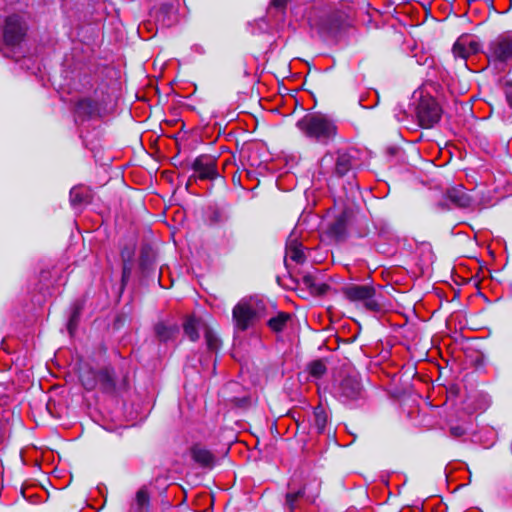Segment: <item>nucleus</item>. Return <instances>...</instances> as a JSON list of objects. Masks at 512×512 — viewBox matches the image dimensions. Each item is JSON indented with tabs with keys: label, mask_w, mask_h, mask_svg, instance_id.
Returning a JSON list of instances; mask_svg holds the SVG:
<instances>
[{
	"label": "nucleus",
	"mask_w": 512,
	"mask_h": 512,
	"mask_svg": "<svg viewBox=\"0 0 512 512\" xmlns=\"http://www.w3.org/2000/svg\"><path fill=\"white\" fill-rule=\"evenodd\" d=\"M296 126L305 136L324 144L333 139L337 132L334 122L320 113L306 114Z\"/></svg>",
	"instance_id": "f257e3e1"
},
{
	"label": "nucleus",
	"mask_w": 512,
	"mask_h": 512,
	"mask_svg": "<svg viewBox=\"0 0 512 512\" xmlns=\"http://www.w3.org/2000/svg\"><path fill=\"white\" fill-rule=\"evenodd\" d=\"M360 154V151L354 148L339 150L335 155L327 153L319 162L320 171L323 174L331 172L342 177L361 166Z\"/></svg>",
	"instance_id": "f03ea898"
},
{
	"label": "nucleus",
	"mask_w": 512,
	"mask_h": 512,
	"mask_svg": "<svg viewBox=\"0 0 512 512\" xmlns=\"http://www.w3.org/2000/svg\"><path fill=\"white\" fill-rule=\"evenodd\" d=\"M26 33V25L18 15L7 17L3 30V55L5 57L17 58L16 49L19 48Z\"/></svg>",
	"instance_id": "7ed1b4c3"
},
{
	"label": "nucleus",
	"mask_w": 512,
	"mask_h": 512,
	"mask_svg": "<svg viewBox=\"0 0 512 512\" xmlns=\"http://www.w3.org/2000/svg\"><path fill=\"white\" fill-rule=\"evenodd\" d=\"M332 395L342 403L356 401L363 397V386L357 375H346L336 380Z\"/></svg>",
	"instance_id": "20e7f679"
},
{
	"label": "nucleus",
	"mask_w": 512,
	"mask_h": 512,
	"mask_svg": "<svg viewBox=\"0 0 512 512\" xmlns=\"http://www.w3.org/2000/svg\"><path fill=\"white\" fill-rule=\"evenodd\" d=\"M343 295L352 302H361L371 312H379L381 306L375 299V288L370 285L352 284L342 289Z\"/></svg>",
	"instance_id": "39448f33"
},
{
	"label": "nucleus",
	"mask_w": 512,
	"mask_h": 512,
	"mask_svg": "<svg viewBox=\"0 0 512 512\" xmlns=\"http://www.w3.org/2000/svg\"><path fill=\"white\" fill-rule=\"evenodd\" d=\"M487 59L495 64H506L512 59V34H501L493 39L486 51Z\"/></svg>",
	"instance_id": "423d86ee"
},
{
	"label": "nucleus",
	"mask_w": 512,
	"mask_h": 512,
	"mask_svg": "<svg viewBox=\"0 0 512 512\" xmlns=\"http://www.w3.org/2000/svg\"><path fill=\"white\" fill-rule=\"evenodd\" d=\"M441 113L440 106L432 97H422L416 107V116L423 128H431L438 123Z\"/></svg>",
	"instance_id": "0eeeda50"
},
{
	"label": "nucleus",
	"mask_w": 512,
	"mask_h": 512,
	"mask_svg": "<svg viewBox=\"0 0 512 512\" xmlns=\"http://www.w3.org/2000/svg\"><path fill=\"white\" fill-rule=\"evenodd\" d=\"M233 321L238 330H246L256 316V299L252 296L242 298L233 309Z\"/></svg>",
	"instance_id": "6e6552de"
},
{
	"label": "nucleus",
	"mask_w": 512,
	"mask_h": 512,
	"mask_svg": "<svg viewBox=\"0 0 512 512\" xmlns=\"http://www.w3.org/2000/svg\"><path fill=\"white\" fill-rule=\"evenodd\" d=\"M349 25V15L343 10H332L325 14L320 26L331 35H335Z\"/></svg>",
	"instance_id": "1a4fd4ad"
},
{
	"label": "nucleus",
	"mask_w": 512,
	"mask_h": 512,
	"mask_svg": "<svg viewBox=\"0 0 512 512\" xmlns=\"http://www.w3.org/2000/svg\"><path fill=\"white\" fill-rule=\"evenodd\" d=\"M193 170L201 180H213L218 177L216 160L212 156L202 155L195 159Z\"/></svg>",
	"instance_id": "9d476101"
},
{
	"label": "nucleus",
	"mask_w": 512,
	"mask_h": 512,
	"mask_svg": "<svg viewBox=\"0 0 512 512\" xmlns=\"http://www.w3.org/2000/svg\"><path fill=\"white\" fill-rule=\"evenodd\" d=\"M481 45L478 41L471 39L468 36H462L454 43L452 52L455 58L466 60L470 55L477 54L480 51Z\"/></svg>",
	"instance_id": "9b49d317"
},
{
	"label": "nucleus",
	"mask_w": 512,
	"mask_h": 512,
	"mask_svg": "<svg viewBox=\"0 0 512 512\" xmlns=\"http://www.w3.org/2000/svg\"><path fill=\"white\" fill-rule=\"evenodd\" d=\"M189 455L202 468H212L216 462L215 455L200 443H195L189 448Z\"/></svg>",
	"instance_id": "f8f14e48"
},
{
	"label": "nucleus",
	"mask_w": 512,
	"mask_h": 512,
	"mask_svg": "<svg viewBox=\"0 0 512 512\" xmlns=\"http://www.w3.org/2000/svg\"><path fill=\"white\" fill-rule=\"evenodd\" d=\"M352 212L343 210L329 226V233L337 240H342L347 235L348 226L351 222Z\"/></svg>",
	"instance_id": "ddd939ff"
},
{
	"label": "nucleus",
	"mask_w": 512,
	"mask_h": 512,
	"mask_svg": "<svg viewBox=\"0 0 512 512\" xmlns=\"http://www.w3.org/2000/svg\"><path fill=\"white\" fill-rule=\"evenodd\" d=\"M445 198L449 200L454 207L458 208H468L473 202L472 197L465 191L462 185L448 188L445 193Z\"/></svg>",
	"instance_id": "4468645a"
},
{
	"label": "nucleus",
	"mask_w": 512,
	"mask_h": 512,
	"mask_svg": "<svg viewBox=\"0 0 512 512\" xmlns=\"http://www.w3.org/2000/svg\"><path fill=\"white\" fill-rule=\"evenodd\" d=\"M286 259H290L297 264L303 263L306 259L302 243L299 242L294 233H291L286 241Z\"/></svg>",
	"instance_id": "2eb2a0df"
},
{
	"label": "nucleus",
	"mask_w": 512,
	"mask_h": 512,
	"mask_svg": "<svg viewBox=\"0 0 512 512\" xmlns=\"http://www.w3.org/2000/svg\"><path fill=\"white\" fill-rule=\"evenodd\" d=\"M255 180L256 170L254 169L253 163L248 164V166H244L237 176H233L234 183H238L243 189L251 191L256 188V184H253Z\"/></svg>",
	"instance_id": "dca6fc26"
},
{
	"label": "nucleus",
	"mask_w": 512,
	"mask_h": 512,
	"mask_svg": "<svg viewBox=\"0 0 512 512\" xmlns=\"http://www.w3.org/2000/svg\"><path fill=\"white\" fill-rule=\"evenodd\" d=\"M290 319V313L277 310L276 313H274L265 321V324L271 332L279 334L286 329Z\"/></svg>",
	"instance_id": "f3484780"
},
{
	"label": "nucleus",
	"mask_w": 512,
	"mask_h": 512,
	"mask_svg": "<svg viewBox=\"0 0 512 512\" xmlns=\"http://www.w3.org/2000/svg\"><path fill=\"white\" fill-rule=\"evenodd\" d=\"M302 282L306 288L317 295H324L330 289L326 283L319 281L318 276L313 273H306L302 276Z\"/></svg>",
	"instance_id": "a211bd4d"
},
{
	"label": "nucleus",
	"mask_w": 512,
	"mask_h": 512,
	"mask_svg": "<svg viewBox=\"0 0 512 512\" xmlns=\"http://www.w3.org/2000/svg\"><path fill=\"white\" fill-rule=\"evenodd\" d=\"M75 112L79 117L90 118L98 114L99 105L90 98H83L77 102Z\"/></svg>",
	"instance_id": "6ab92c4d"
},
{
	"label": "nucleus",
	"mask_w": 512,
	"mask_h": 512,
	"mask_svg": "<svg viewBox=\"0 0 512 512\" xmlns=\"http://www.w3.org/2000/svg\"><path fill=\"white\" fill-rule=\"evenodd\" d=\"M206 324L198 318L189 317L184 323V332L191 341H196L200 337V332H205Z\"/></svg>",
	"instance_id": "aec40b11"
},
{
	"label": "nucleus",
	"mask_w": 512,
	"mask_h": 512,
	"mask_svg": "<svg viewBox=\"0 0 512 512\" xmlns=\"http://www.w3.org/2000/svg\"><path fill=\"white\" fill-rule=\"evenodd\" d=\"M154 330L157 338L161 342H167L169 340L174 339L179 332L178 327L176 325L167 324L164 322L157 323L155 325Z\"/></svg>",
	"instance_id": "412c9836"
},
{
	"label": "nucleus",
	"mask_w": 512,
	"mask_h": 512,
	"mask_svg": "<svg viewBox=\"0 0 512 512\" xmlns=\"http://www.w3.org/2000/svg\"><path fill=\"white\" fill-rule=\"evenodd\" d=\"M278 310L277 304L266 298H258V320L266 321L270 316Z\"/></svg>",
	"instance_id": "4be33fe9"
},
{
	"label": "nucleus",
	"mask_w": 512,
	"mask_h": 512,
	"mask_svg": "<svg viewBox=\"0 0 512 512\" xmlns=\"http://www.w3.org/2000/svg\"><path fill=\"white\" fill-rule=\"evenodd\" d=\"M329 415L328 411L321 404L316 406L313 410V425L317 433L322 434L328 424Z\"/></svg>",
	"instance_id": "5701e85b"
},
{
	"label": "nucleus",
	"mask_w": 512,
	"mask_h": 512,
	"mask_svg": "<svg viewBox=\"0 0 512 512\" xmlns=\"http://www.w3.org/2000/svg\"><path fill=\"white\" fill-rule=\"evenodd\" d=\"M98 371L90 367H83L79 373V379L86 390H93L97 386Z\"/></svg>",
	"instance_id": "b1692460"
},
{
	"label": "nucleus",
	"mask_w": 512,
	"mask_h": 512,
	"mask_svg": "<svg viewBox=\"0 0 512 512\" xmlns=\"http://www.w3.org/2000/svg\"><path fill=\"white\" fill-rule=\"evenodd\" d=\"M149 509V494L145 488L137 491L135 500L132 504L133 512H148Z\"/></svg>",
	"instance_id": "393cba45"
},
{
	"label": "nucleus",
	"mask_w": 512,
	"mask_h": 512,
	"mask_svg": "<svg viewBox=\"0 0 512 512\" xmlns=\"http://www.w3.org/2000/svg\"><path fill=\"white\" fill-rule=\"evenodd\" d=\"M100 385L105 391H112L115 387L113 372L109 368H103L98 371L97 385Z\"/></svg>",
	"instance_id": "a878e982"
},
{
	"label": "nucleus",
	"mask_w": 512,
	"mask_h": 512,
	"mask_svg": "<svg viewBox=\"0 0 512 512\" xmlns=\"http://www.w3.org/2000/svg\"><path fill=\"white\" fill-rule=\"evenodd\" d=\"M88 199L89 193L85 188L81 186H76L70 190V203L72 206L87 203Z\"/></svg>",
	"instance_id": "bb28decb"
},
{
	"label": "nucleus",
	"mask_w": 512,
	"mask_h": 512,
	"mask_svg": "<svg viewBox=\"0 0 512 512\" xmlns=\"http://www.w3.org/2000/svg\"><path fill=\"white\" fill-rule=\"evenodd\" d=\"M123 259V269H122V286H125L130 278L132 266L130 260L133 256V251L123 250L121 253Z\"/></svg>",
	"instance_id": "cd10ccee"
},
{
	"label": "nucleus",
	"mask_w": 512,
	"mask_h": 512,
	"mask_svg": "<svg viewBox=\"0 0 512 512\" xmlns=\"http://www.w3.org/2000/svg\"><path fill=\"white\" fill-rule=\"evenodd\" d=\"M326 371V365L322 360H314L308 365L309 374L316 379L321 378Z\"/></svg>",
	"instance_id": "c85d7f7f"
},
{
	"label": "nucleus",
	"mask_w": 512,
	"mask_h": 512,
	"mask_svg": "<svg viewBox=\"0 0 512 512\" xmlns=\"http://www.w3.org/2000/svg\"><path fill=\"white\" fill-rule=\"evenodd\" d=\"M204 338H205V341H206L207 348L210 351L214 352V351H217L219 349V347H220V340L217 337V335L208 327L205 328Z\"/></svg>",
	"instance_id": "c756f323"
},
{
	"label": "nucleus",
	"mask_w": 512,
	"mask_h": 512,
	"mask_svg": "<svg viewBox=\"0 0 512 512\" xmlns=\"http://www.w3.org/2000/svg\"><path fill=\"white\" fill-rule=\"evenodd\" d=\"M304 495L303 490H298L294 493H287L286 495V504L289 507L290 511L293 512L296 509V502L298 499L302 498Z\"/></svg>",
	"instance_id": "7c9ffc66"
},
{
	"label": "nucleus",
	"mask_w": 512,
	"mask_h": 512,
	"mask_svg": "<svg viewBox=\"0 0 512 512\" xmlns=\"http://www.w3.org/2000/svg\"><path fill=\"white\" fill-rule=\"evenodd\" d=\"M465 433L466 430L460 425L450 427V434L455 438H459L463 436Z\"/></svg>",
	"instance_id": "2f4dec72"
},
{
	"label": "nucleus",
	"mask_w": 512,
	"mask_h": 512,
	"mask_svg": "<svg viewBox=\"0 0 512 512\" xmlns=\"http://www.w3.org/2000/svg\"><path fill=\"white\" fill-rule=\"evenodd\" d=\"M394 112H395V117L399 122H402L407 118V113L404 109H402L401 106H397L394 109Z\"/></svg>",
	"instance_id": "473e14b6"
},
{
	"label": "nucleus",
	"mask_w": 512,
	"mask_h": 512,
	"mask_svg": "<svg viewBox=\"0 0 512 512\" xmlns=\"http://www.w3.org/2000/svg\"><path fill=\"white\" fill-rule=\"evenodd\" d=\"M287 2H288V0H273L271 2V5H272V7L276 8L277 10L282 11L286 7Z\"/></svg>",
	"instance_id": "72a5a7b5"
},
{
	"label": "nucleus",
	"mask_w": 512,
	"mask_h": 512,
	"mask_svg": "<svg viewBox=\"0 0 512 512\" xmlns=\"http://www.w3.org/2000/svg\"><path fill=\"white\" fill-rule=\"evenodd\" d=\"M76 321H77V313H73V315L71 316L70 320H69V325H68V329L70 332H72V329L73 327L76 325Z\"/></svg>",
	"instance_id": "f704fd0d"
},
{
	"label": "nucleus",
	"mask_w": 512,
	"mask_h": 512,
	"mask_svg": "<svg viewBox=\"0 0 512 512\" xmlns=\"http://www.w3.org/2000/svg\"><path fill=\"white\" fill-rule=\"evenodd\" d=\"M506 101H507L509 107L512 109V94H510V93L506 94Z\"/></svg>",
	"instance_id": "c9c22d12"
},
{
	"label": "nucleus",
	"mask_w": 512,
	"mask_h": 512,
	"mask_svg": "<svg viewBox=\"0 0 512 512\" xmlns=\"http://www.w3.org/2000/svg\"><path fill=\"white\" fill-rule=\"evenodd\" d=\"M362 101H363L362 99H361V100H359L360 105H361V106H363V107H367L366 105H364V104H363V102H362Z\"/></svg>",
	"instance_id": "e433bc0d"
},
{
	"label": "nucleus",
	"mask_w": 512,
	"mask_h": 512,
	"mask_svg": "<svg viewBox=\"0 0 512 512\" xmlns=\"http://www.w3.org/2000/svg\"><path fill=\"white\" fill-rule=\"evenodd\" d=\"M245 153H246V151H245V150H242V157H243V158L245 157Z\"/></svg>",
	"instance_id": "4c0bfd02"
}]
</instances>
